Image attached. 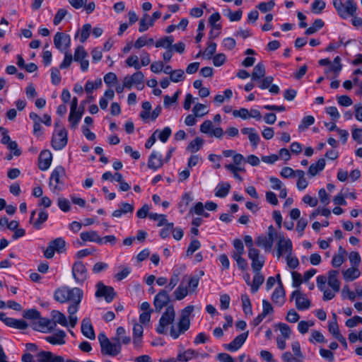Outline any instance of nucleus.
<instances>
[{
	"instance_id": "f257e3e1",
	"label": "nucleus",
	"mask_w": 362,
	"mask_h": 362,
	"mask_svg": "<svg viewBox=\"0 0 362 362\" xmlns=\"http://www.w3.org/2000/svg\"><path fill=\"white\" fill-rule=\"evenodd\" d=\"M199 282V279L197 276H185L177 288L173 292L175 300H181L189 293H194L197 290Z\"/></svg>"
},
{
	"instance_id": "f03ea898",
	"label": "nucleus",
	"mask_w": 362,
	"mask_h": 362,
	"mask_svg": "<svg viewBox=\"0 0 362 362\" xmlns=\"http://www.w3.org/2000/svg\"><path fill=\"white\" fill-rule=\"evenodd\" d=\"M83 291L77 287L70 288L67 286H64L58 288L54 292V299L61 303H66L68 301L72 303H80L83 298Z\"/></svg>"
},
{
	"instance_id": "7ed1b4c3",
	"label": "nucleus",
	"mask_w": 362,
	"mask_h": 362,
	"mask_svg": "<svg viewBox=\"0 0 362 362\" xmlns=\"http://www.w3.org/2000/svg\"><path fill=\"white\" fill-rule=\"evenodd\" d=\"M194 308L193 305H188L185 307L181 313L177 327L174 325L170 327V335L174 339H177L180 334H184L187 331L190 327L189 316L193 312Z\"/></svg>"
},
{
	"instance_id": "20e7f679",
	"label": "nucleus",
	"mask_w": 362,
	"mask_h": 362,
	"mask_svg": "<svg viewBox=\"0 0 362 362\" xmlns=\"http://www.w3.org/2000/svg\"><path fill=\"white\" fill-rule=\"evenodd\" d=\"M333 6L337 14L343 19L354 17V15H356L358 7L354 0H346L345 3L342 0H333Z\"/></svg>"
},
{
	"instance_id": "39448f33",
	"label": "nucleus",
	"mask_w": 362,
	"mask_h": 362,
	"mask_svg": "<svg viewBox=\"0 0 362 362\" xmlns=\"http://www.w3.org/2000/svg\"><path fill=\"white\" fill-rule=\"evenodd\" d=\"M175 318V311L173 305L168 306L165 311L162 314L159 319L158 325L156 328L157 333L160 334H167L168 327L169 325H173Z\"/></svg>"
},
{
	"instance_id": "423d86ee",
	"label": "nucleus",
	"mask_w": 362,
	"mask_h": 362,
	"mask_svg": "<svg viewBox=\"0 0 362 362\" xmlns=\"http://www.w3.org/2000/svg\"><path fill=\"white\" fill-rule=\"evenodd\" d=\"M98 338L100 342L102 354L114 357L121 352L122 346L112 343L104 333H100Z\"/></svg>"
},
{
	"instance_id": "0eeeda50",
	"label": "nucleus",
	"mask_w": 362,
	"mask_h": 362,
	"mask_svg": "<svg viewBox=\"0 0 362 362\" xmlns=\"http://www.w3.org/2000/svg\"><path fill=\"white\" fill-rule=\"evenodd\" d=\"M276 236V232L275 228L271 225L268 228V232L266 235H262L256 238V244L258 247L264 248L266 251H270Z\"/></svg>"
},
{
	"instance_id": "6e6552de",
	"label": "nucleus",
	"mask_w": 362,
	"mask_h": 362,
	"mask_svg": "<svg viewBox=\"0 0 362 362\" xmlns=\"http://www.w3.org/2000/svg\"><path fill=\"white\" fill-rule=\"evenodd\" d=\"M66 242L62 238H57L49 243L46 250L44 251V256L47 259H52L54 252L62 253L65 251Z\"/></svg>"
},
{
	"instance_id": "1a4fd4ad",
	"label": "nucleus",
	"mask_w": 362,
	"mask_h": 362,
	"mask_svg": "<svg viewBox=\"0 0 362 362\" xmlns=\"http://www.w3.org/2000/svg\"><path fill=\"white\" fill-rule=\"evenodd\" d=\"M65 169L62 165L57 166L52 171L50 179L49 186L53 187V191H60L62 189L61 185L63 184V179L65 177Z\"/></svg>"
},
{
	"instance_id": "9d476101",
	"label": "nucleus",
	"mask_w": 362,
	"mask_h": 362,
	"mask_svg": "<svg viewBox=\"0 0 362 362\" xmlns=\"http://www.w3.org/2000/svg\"><path fill=\"white\" fill-rule=\"evenodd\" d=\"M95 295L97 298L103 297L107 303H110L115 297L116 293L112 287L105 286L103 282L99 281L96 284Z\"/></svg>"
},
{
	"instance_id": "9b49d317",
	"label": "nucleus",
	"mask_w": 362,
	"mask_h": 362,
	"mask_svg": "<svg viewBox=\"0 0 362 362\" xmlns=\"http://www.w3.org/2000/svg\"><path fill=\"white\" fill-rule=\"evenodd\" d=\"M277 257L279 258L283 255H291L293 251L292 242L289 238H286L283 235L279 236L276 243Z\"/></svg>"
},
{
	"instance_id": "f8f14e48",
	"label": "nucleus",
	"mask_w": 362,
	"mask_h": 362,
	"mask_svg": "<svg viewBox=\"0 0 362 362\" xmlns=\"http://www.w3.org/2000/svg\"><path fill=\"white\" fill-rule=\"evenodd\" d=\"M33 327L36 331L47 333L55 328V322L49 318L42 317L40 315V317L33 322Z\"/></svg>"
},
{
	"instance_id": "ddd939ff",
	"label": "nucleus",
	"mask_w": 362,
	"mask_h": 362,
	"mask_svg": "<svg viewBox=\"0 0 362 362\" xmlns=\"http://www.w3.org/2000/svg\"><path fill=\"white\" fill-rule=\"evenodd\" d=\"M72 274L77 283H83L88 277V272L85 264L81 261L76 262L72 267Z\"/></svg>"
},
{
	"instance_id": "4468645a",
	"label": "nucleus",
	"mask_w": 362,
	"mask_h": 362,
	"mask_svg": "<svg viewBox=\"0 0 362 362\" xmlns=\"http://www.w3.org/2000/svg\"><path fill=\"white\" fill-rule=\"evenodd\" d=\"M170 300V296L165 289L160 290L154 297L153 305L155 311L160 313L164 307H168Z\"/></svg>"
},
{
	"instance_id": "2eb2a0df",
	"label": "nucleus",
	"mask_w": 362,
	"mask_h": 362,
	"mask_svg": "<svg viewBox=\"0 0 362 362\" xmlns=\"http://www.w3.org/2000/svg\"><path fill=\"white\" fill-rule=\"evenodd\" d=\"M67 144V132L66 129L62 128L57 133L53 134L52 146L55 150H61Z\"/></svg>"
},
{
	"instance_id": "dca6fc26",
	"label": "nucleus",
	"mask_w": 362,
	"mask_h": 362,
	"mask_svg": "<svg viewBox=\"0 0 362 362\" xmlns=\"http://www.w3.org/2000/svg\"><path fill=\"white\" fill-rule=\"evenodd\" d=\"M248 257L252 260L251 267L253 272H259L264 264V257L260 256L257 249L248 250Z\"/></svg>"
},
{
	"instance_id": "f3484780",
	"label": "nucleus",
	"mask_w": 362,
	"mask_h": 362,
	"mask_svg": "<svg viewBox=\"0 0 362 362\" xmlns=\"http://www.w3.org/2000/svg\"><path fill=\"white\" fill-rule=\"evenodd\" d=\"M291 298L295 299L296 307L298 310H307L310 306V300L299 290H296L292 292Z\"/></svg>"
},
{
	"instance_id": "a211bd4d",
	"label": "nucleus",
	"mask_w": 362,
	"mask_h": 362,
	"mask_svg": "<svg viewBox=\"0 0 362 362\" xmlns=\"http://www.w3.org/2000/svg\"><path fill=\"white\" fill-rule=\"evenodd\" d=\"M70 37L69 35L57 32L54 37V44L57 49L61 52L65 51V49L70 45Z\"/></svg>"
},
{
	"instance_id": "6ab92c4d",
	"label": "nucleus",
	"mask_w": 362,
	"mask_h": 362,
	"mask_svg": "<svg viewBox=\"0 0 362 362\" xmlns=\"http://www.w3.org/2000/svg\"><path fill=\"white\" fill-rule=\"evenodd\" d=\"M247 337L248 332L242 333L237 336L229 344H223V346L227 351L230 352L236 351L243 345Z\"/></svg>"
},
{
	"instance_id": "aec40b11",
	"label": "nucleus",
	"mask_w": 362,
	"mask_h": 362,
	"mask_svg": "<svg viewBox=\"0 0 362 362\" xmlns=\"http://www.w3.org/2000/svg\"><path fill=\"white\" fill-rule=\"evenodd\" d=\"M36 356L37 362H65L63 356L54 354L48 351H41Z\"/></svg>"
},
{
	"instance_id": "412c9836",
	"label": "nucleus",
	"mask_w": 362,
	"mask_h": 362,
	"mask_svg": "<svg viewBox=\"0 0 362 362\" xmlns=\"http://www.w3.org/2000/svg\"><path fill=\"white\" fill-rule=\"evenodd\" d=\"M144 78V76L143 73L140 71H138L133 74L132 76H127L124 77V86L128 89H130L134 85H136L137 83L141 84V81H143Z\"/></svg>"
},
{
	"instance_id": "4be33fe9",
	"label": "nucleus",
	"mask_w": 362,
	"mask_h": 362,
	"mask_svg": "<svg viewBox=\"0 0 362 362\" xmlns=\"http://www.w3.org/2000/svg\"><path fill=\"white\" fill-rule=\"evenodd\" d=\"M39 168L41 170H47L52 163V153L49 150H43L41 151L39 158Z\"/></svg>"
},
{
	"instance_id": "5701e85b",
	"label": "nucleus",
	"mask_w": 362,
	"mask_h": 362,
	"mask_svg": "<svg viewBox=\"0 0 362 362\" xmlns=\"http://www.w3.org/2000/svg\"><path fill=\"white\" fill-rule=\"evenodd\" d=\"M272 300L274 303L278 304L280 306L285 302V291L283 284L280 280H279L278 286L272 293Z\"/></svg>"
},
{
	"instance_id": "b1692460",
	"label": "nucleus",
	"mask_w": 362,
	"mask_h": 362,
	"mask_svg": "<svg viewBox=\"0 0 362 362\" xmlns=\"http://www.w3.org/2000/svg\"><path fill=\"white\" fill-rule=\"evenodd\" d=\"M81 332L87 338L94 339L95 334L89 318H84L81 322Z\"/></svg>"
},
{
	"instance_id": "393cba45",
	"label": "nucleus",
	"mask_w": 362,
	"mask_h": 362,
	"mask_svg": "<svg viewBox=\"0 0 362 362\" xmlns=\"http://www.w3.org/2000/svg\"><path fill=\"white\" fill-rule=\"evenodd\" d=\"M66 334L63 330H58L52 336L46 337L45 339L47 342L52 344L62 345L65 344V339Z\"/></svg>"
},
{
	"instance_id": "a878e982",
	"label": "nucleus",
	"mask_w": 362,
	"mask_h": 362,
	"mask_svg": "<svg viewBox=\"0 0 362 362\" xmlns=\"http://www.w3.org/2000/svg\"><path fill=\"white\" fill-rule=\"evenodd\" d=\"M80 237L83 242L90 241L95 242L98 244L103 243L102 238H100V235L98 234V232L95 230L82 232L80 234Z\"/></svg>"
},
{
	"instance_id": "bb28decb",
	"label": "nucleus",
	"mask_w": 362,
	"mask_h": 362,
	"mask_svg": "<svg viewBox=\"0 0 362 362\" xmlns=\"http://www.w3.org/2000/svg\"><path fill=\"white\" fill-rule=\"evenodd\" d=\"M338 274L339 272L336 270H331L328 273V285L334 292H338L340 289V282L337 279Z\"/></svg>"
},
{
	"instance_id": "cd10ccee",
	"label": "nucleus",
	"mask_w": 362,
	"mask_h": 362,
	"mask_svg": "<svg viewBox=\"0 0 362 362\" xmlns=\"http://www.w3.org/2000/svg\"><path fill=\"white\" fill-rule=\"evenodd\" d=\"M163 165V160L161 156L158 155L155 151H153L149 156L148 161V167L153 170H156Z\"/></svg>"
},
{
	"instance_id": "c85d7f7f",
	"label": "nucleus",
	"mask_w": 362,
	"mask_h": 362,
	"mask_svg": "<svg viewBox=\"0 0 362 362\" xmlns=\"http://www.w3.org/2000/svg\"><path fill=\"white\" fill-rule=\"evenodd\" d=\"M4 324L8 327L18 329H25L28 327V323L23 320H16L12 317H7L4 320Z\"/></svg>"
},
{
	"instance_id": "c756f323",
	"label": "nucleus",
	"mask_w": 362,
	"mask_h": 362,
	"mask_svg": "<svg viewBox=\"0 0 362 362\" xmlns=\"http://www.w3.org/2000/svg\"><path fill=\"white\" fill-rule=\"evenodd\" d=\"M4 324L8 327L18 329H25L28 327V323L23 320H16L12 317H7L4 320Z\"/></svg>"
},
{
	"instance_id": "7c9ffc66",
	"label": "nucleus",
	"mask_w": 362,
	"mask_h": 362,
	"mask_svg": "<svg viewBox=\"0 0 362 362\" xmlns=\"http://www.w3.org/2000/svg\"><path fill=\"white\" fill-rule=\"evenodd\" d=\"M265 67L262 63H258L255 65L251 74V78L253 81H259L265 76Z\"/></svg>"
},
{
	"instance_id": "2f4dec72",
	"label": "nucleus",
	"mask_w": 362,
	"mask_h": 362,
	"mask_svg": "<svg viewBox=\"0 0 362 362\" xmlns=\"http://www.w3.org/2000/svg\"><path fill=\"white\" fill-rule=\"evenodd\" d=\"M79 304L71 303L68 308L69 325L72 328L75 327L78 322V318L75 313L78 311Z\"/></svg>"
},
{
	"instance_id": "473e14b6",
	"label": "nucleus",
	"mask_w": 362,
	"mask_h": 362,
	"mask_svg": "<svg viewBox=\"0 0 362 362\" xmlns=\"http://www.w3.org/2000/svg\"><path fill=\"white\" fill-rule=\"evenodd\" d=\"M51 315L52 317V322H55V326L57 325V323H58L64 327L68 326V322L66 320V317L65 316L64 314H63L60 311L55 310H52L51 313Z\"/></svg>"
},
{
	"instance_id": "72a5a7b5",
	"label": "nucleus",
	"mask_w": 362,
	"mask_h": 362,
	"mask_svg": "<svg viewBox=\"0 0 362 362\" xmlns=\"http://www.w3.org/2000/svg\"><path fill=\"white\" fill-rule=\"evenodd\" d=\"M255 275L253 277L252 283L251 284V291L255 293L259 290L260 286L264 281V276L259 272H254Z\"/></svg>"
},
{
	"instance_id": "f704fd0d",
	"label": "nucleus",
	"mask_w": 362,
	"mask_h": 362,
	"mask_svg": "<svg viewBox=\"0 0 362 362\" xmlns=\"http://www.w3.org/2000/svg\"><path fill=\"white\" fill-rule=\"evenodd\" d=\"M360 274L359 269L356 267H352L343 272V277L347 281H354L359 277Z\"/></svg>"
},
{
	"instance_id": "c9c22d12",
	"label": "nucleus",
	"mask_w": 362,
	"mask_h": 362,
	"mask_svg": "<svg viewBox=\"0 0 362 362\" xmlns=\"http://www.w3.org/2000/svg\"><path fill=\"white\" fill-rule=\"evenodd\" d=\"M230 189V185L228 182L219 183L216 187L215 195L218 197H225L228 194Z\"/></svg>"
},
{
	"instance_id": "e433bc0d",
	"label": "nucleus",
	"mask_w": 362,
	"mask_h": 362,
	"mask_svg": "<svg viewBox=\"0 0 362 362\" xmlns=\"http://www.w3.org/2000/svg\"><path fill=\"white\" fill-rule=\"evenodd\" d=\"M204 142V141L202 138L196 137L189 144L187 147V150L192 153L197 152L202 148Z\"/></svg>"
},
{
	"instance_id": "4c0bfd02",
	"label": "nucleus",
	"mask_w": 362,
	"mask_h": 362,
	"mask_svg": "<svg viewBox=\"0 0 362 362\" xmlns=\"http://www.w3.org/2000/svg\"><path fill=\"white\" fill-rule=\"evenodd\" d=\"M173 42L174 38L173 36H166L157 40L155 43V45L156 47H163L168 49L172 47V44Z\"/></svg>"
},
{
	"instance_id": "58836bf2",
	"label": "nucleus",
	"mask_w": 362,
	"mask_h": 362,
	"mask_svg": "<svg viewBox=\"0 0 362 362\" xmlns=\"http://www.w3.org/2000/svg\"><path fill=\"white\" fill-rule=\"evenodd\" d=\"M241 300L243 304V310L245 315H251L252 314V304L250 299L247 294L241 296Z\"/></svg>"
},
{
	"instance_id": "ea45409f",
	"label": "nucleus",
	"mask_w": 362,
	"mask_h": 362,
	"mask_svg": "<svg viewBox=\"0 0 362 362\" xmlns=\"http://www.w3.org/2000/svg\"><path fill=\"white\" fill-rule=\"evenodd\" d=\"M180 271L178 269H175L173 270V272L170 276V281L168 285L166 286V288H168L169 291L173 290L176 285L178 284L180 281Z\"/></svg>"
},
{
	"instance_id": "a19ab883",
	"label": "nucleus",
	"mask_w": 362,
	"mask_h": 362,
	"mask_svg": "<svg viewBox=\"0 0 362 362\" xmlns=\"http://www.w3.org/2000/svg\"><path fill=\"white\" fill-rule=\"evenodd\" d=\"M198 354L193 349H187L183 353L177 355V359L179 361H188L192 358L197 356Z\"/></svg>"
},
{
	"instance_id": "79ce46f5",
	"label": "nucleus",
	"mask_w": 362,
	"mask_h": 362,
	"mask_svg": "<svg viewBox=\"0 0 362 362\" xmlns=\"http://www.w3.org/2000/svg\"><path fill=\"white\" fill-rule=\"evenodd\" d=\"M48 213L45 210H41L38 214V218L33 223L35 228L40 229L41 225L44 223L48 218Z\"/></svg>"
},
{
	"instance_id": "37998d69",
	"label": "nucleus",
	"mask_w": 362,
	"mask_h": 362,
	"mask_svg": "<svg viewBox=\"0 0 362 362\" xmlns=\"http://www.w3.org/2000/svg\"><path fill=\"white\" fill-rule=\"evenodd\" d=\"M185 78V72L182 69L173 70V72H172L171 75L170 76V81L174 83L182 81Z\"/></svg>"
},
{
	"instance_id": "c03bdc74",
	"label": "nucleus",
	"mask_w": 362,
	"mask_h": 362,
	"mask_svg": "<svg viewBox=\"0 0 362 362\" xmlns=\"http://www.w3.org/2000/svg\"><path fill=\"white\" fill-rule=\"evenodd\" d=\"M126 333V330L123 327H117L116 330V335L115 337H112L110 340V341L113 344H115L119 346H122V341H121V337L122 335H124Z\"/></svg>"
},
{
	"instance_id": "a18cd8bd",
	"label": "nucleus",
	"mask_w": 362,
	"mask_h": 362,
	"mask_svg": "<svg viewBox=\"0 0 362 362\" xmlns=\"http://www.w3.org/2000/svg\"><path fill=\"white\" fill-rule=\"evenodd\" d=\"M149 218L157 221H158V226H162L165 225L167 223L168 220L166 218V216L163 214H158L156 213H151L148 214Z\"/></svg>"
},
{
	"instance_id": "49530a36",
	"label": "nucleus",
	"mask_w": 362,
	"mask_h": 362,
	"mask_svg": "<svg viewBox=\"0 0 362 362\" xmlns=\"http://www.w3.org/2000/svg\"><path fill=\"white\" fill-rule=\"evenodd\" d=\"M315 122V118L311 116L308 115L303 118L300 124L298 126V129L300 131H303L305 129H307L308 127L314 124Z\"/></svg>"
},
{
	"instance_id": "de8ad7c7",
	"label": "nucleus",
	"mask_w": 362,
	"mask_h": 362,
	"mask_svg": "<svg viewBox=\"0 0 362 362\" xmlns=\"http://www.w3.org/2000/svg\"><path fill=\"white\" fill-rule=\"evenodd\" d=\"M88 54L85 51L83 47L78 46L75 50L74 60L76 62L81 61L87 57Z\"/></svg>"
},
{
	"instance_id": "09e8293b",
	"label": "nucleus",
	"mask_w": 362,
	"mask_h": 362,
	"mask_svg": "<svg viewBox=\"0 0 362 362\" xmlns=\"http://www.w3.org/2000/svg\"><path fill=\"white\" fill-rule=\"evenodd\" d=\"M64 59L63 62L59 65V68L61 69L69 68L71 66L72 61L74 59L73 56L71 52H67V51H64Z\"/></svg>"
},
{
	"instance_id": "8fccbe9b",
	"label": "nucleus",
	"mask_w": 362,
	"mask_h": 362,
	"mask_svg": "<svg viewBox=\"0 0 362 362\" xmlns=\"http://www.w3.org/2000/svg\"><path fill=\"white\" fill-rule=\"evenodd\" d=\"M126 64L128 66L134 67L136 70L141 69V64L139 63V57L136 55H131L126 59Z\"/></svg>"
},
{
	"instance_id": "3c124183",
	"label": "nucleus",
	"mask_w": 362,
	"mask_h": 362,
	"mask_svg": "<svg viewBox=\"0 0 362 362\" xmlns=\"http://www.w3.org/2000/svg\"><path fill=\"white\" fill-rule=\"evenodd\" d=\"M91 30L90 24H85L81 30L80 42L83 43L89 37Z\"/></svg>"
},
{
	"instance_id": "603ef678",
	"label": "nucleus",
	"mask_w": 362,
	"mask_h": 362,
	"mask_svg": "<svg viewBox=\"0 0 362 362\" xmlns=\"http://www.w3.org/2000/svg\"><path fill=\"white\" fill-rule=\"evenodd\" d=\"M40 313L36 309H29L24 310L23 316L25 319L35 320L40 317Z\"/></svg>"
},
{
	"instance_id": "864d4df0",
	"label": "nucleus",
	"mask_w": 362,
	"mask_h": 362,
	"mask_svg": "<svg viewBox=\"0 0 362 362\" xmlns=\"http://www.w3.org/2000/svg\"><path fill=\"white\" fill-rule=\"evenodd\" d=\"M275 0H269L268 2H261L258 4L257 8L262 13L271 11L275 6Z\"/></svg>"
},
{
	"instance_id": "5fc2aeb1",
	"label": "nucleus",
	"mask_w": 362,
	"mask_h": 362,
	"mask_svg": "<svg viewBox=\"0 0 362 362\" xmlns=\"http://www.w3.org/2000/svg\"><path fill=\"white\" fill-rule=\"evenodd\" d=\"M200 247H201V243L198 240H196V239L192 240L190 242V243L187 247V250L186 252L187 256L192 255L195 251H197L198 249H199Z\"/></svg>"
},
{
	"instance_id": "6e6d98bb",
	"label": "nucleus",
	"mask_w": 362,
	"mask_h": 362,
	"mask_svg": "<svg viewBox=\"0 0 362 362\" xmlns=\"http://www.w3.org/2000/svg\"><path fill=\"white\" fill-rule=\"evenodd\" d=\"M314 325V322L312 321H300L298 325V330L301 334H305L308 332L310 327Z\"/></svg>"
},
{
	"instance_id": "4d7b16f0",
	"label": "nucleus",
	"mask_w": 362,
	"mask_h": 362,
	"mask_svg": "<svg viewBox=\"0 0 362 362\" xmlns=\"http://www.w3.org/2000/svg\"><path fill=\"white\" fill-rule=\"evenodd\" d=\"M328 67L325 70V74H328L329 72H332L334 74V78L338 77L340 71L342 69V65H334L332 63L330 65L327 66Z\"/></svg>"
},
{
	"instance_id": "13d9d810",
	"label": "nucleus",
	"mask_w": 362,
	"mask_h": 362,
	"mask_svg": "<svg viewBox=\"0 0 362 362\" xmlns=\"http://www.w3.org/2000/svg\"><path fill=\"white\" fill-rule=\"evenodd\" d=\"M216 50V43L214 42H210L208 43V46L206 48L204 52L203 53L204 56H206L207 59H211L212 56L214 54Z\"/></svg>"
},
{
	"instance_id": "bf43d9fd",
	"label": "nucleus",
	"mask_w": 362,
	"mask_h": 362,
	"mask_svg": "<svg viewBox=\"0 0 362 362\" xmlns=\"http://www.w3.org/2000/svg\"><path fill=\"white\" fill-rule=\"evenodd\" d=\"M102 85L100 79L95 81L94 83L92 81H87L85 86V90L87 93H90L94 89H97Z\"/></svg>"
},
{
	"instance_id": "052dcab7",
	"label": "nucleus",
	"mask_w": 362,
	"mask_h": 362,
	"mask_svg": "<svg viewBox=\"0 0 362 362\" xmlns=\"http://www.w3.org/2000/svg\"><path fill=\"white\" fill-rule=\"evenodd\" d=\"M353 139L358 144H362V129L353 127L351 131Z\"/></svg>"
},
{
	"instance_id": "680f3d73",
	"label": "nucleus",
	"mask_w": 362,
	"mask_h": 362,
	"mask_svg": "<svg viewBox=\"0 0 362 362\" xmlns=\"http://www.w3.org/2000/svg\"><path fill=\"white\" fill-rule=\"evenodd\" d=\"M206 106L201 103L196 104L193 107V112L196 117H202L207 113Z\"/></svg>"
},
{
	"instance_id": "e2e57ef3",
	"label": "nucleus",
	"mask_w": 362,
	"mask_h": 362,
	"mask_svg": "<svg viewBox=\"0 0 362 362\" xmlns=\"http://www.w3.org/2000/svg\"><path fill=\"white\" fill-rule=\"evenodd\" d=\"M325 6L326 4L325 1L322 0H315L312 4V11L319 13L325 8Z\"/></svg>"
},
{
	"instance_id": "0e129e2a",
	"label": "nucleus",
	"mask_w": 362,
	"mask_h": 362,
	"mask_svg": "<svg viewBox=\"0 0 362 362\" xmlns=\"http://www.w3.org/2000/svg\"><path fill=\"white\" fill-rule=\"evenodd\" d=\"M51 79L54 85H58L61 81L59 70L56 67L51 69Z\"/></svg>"
},
{
	"instance_id": "69168bd1",
	"label": "nucleus",
	"mask_w": 362,
	"mask_h": 362,
	"mask_svg": "<svg viewBox=\"0 0 362 362\" xmlns=\"http://www.w3.org/2000/svg\"><path fill=\"white\" fill-rule=\"evenodd\" d=\"M66 14H67V11L66 9H64V8L59 9L54 18V20H53L54 25H59Z\"/></svg>"
},
{
	"instance_id": "338daca9",
	"label": "nucleus",
	"mask_w": 362,
	"mask_h": 362,
	"mask_svg": "<svg viewBox=\"0 0 362 362\" xmlns=\"http://www.w3.org/2000/svg\"><path fill=\"white\" fill-rule=\"evenodd\" d=\"M278 327L283 337L285 339H288L291 334V330L289 326L285 323H279Z\"/></svg>"
},
{
	"instance_id": "774afa93",
	"label": "nucleus",
	"mask_w": 362,
	"mask_h": 362,
	"mask_svg": "<svg viewBox=\"0 0 362 362\" xmlns=\"http://www.w3.org/2000/svg\"><path fill=\"white\" fill-rule=\"evenodd\" d=\"M299 318L300 315L294 309H291L290 310H288L286 317V320L291 323H295L298 322Z\"/></svg>"
}]
</instances>
